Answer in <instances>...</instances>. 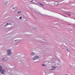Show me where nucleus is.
<instances>
[{
	"label": "nucleus",
	"mask_w": 75,
	"mask_h": 75,
	"mask_svg": "<svg viewBox=\"0 0 75 75\" xmlns=\"http://www.w3.org/2000/svg\"><path fill=\"white\" fill-rule=\"evenodd\" d=\"M68 15H69H69H70V14H69Z\"/></svg>",
	"instance_id": "obj_19"
},
{
	"label": "nucleus",
	"mask_w": 75,
	"mask_h": 75,
	"mask_svg": "<svg viewBox=\"0 0 75 75\" xmlns=\"http://www.w3.org/2000/svg\"><path fill=\"white\" fill-rule=\"evenodd\" d=\"M5 4H7V2H6V3Z\"/></svg>",
	"instance_id": "obj_16"
},
{
	"label": "nucleus",
	"mask_w": 75,
	"mask_h": 75,
	"mask_svg": "<svg viewBox=\"0 0 75 75\" xmlns=\"http://www.w3.org/2000/svg\"><path fill=\"white\" fill-rule=\"evenodd\" d=\"M7 60H8V59L7 57L4 58L2 59V61H7Z\"/></svg>",
	"instance_id": "obj_4"
},
{
	"label": "nucleus",
	"mask_w": 75,
	"mask_h": 75,
	"mask_svg": "<svg viewBox=\"0 0 75 75\" xmlns=\"http://www.w3.org/2000/svg\"><path fill=\"white\" fill-rule=\"evenodd\" d=\"M16 7H15V8L13 7V9H16Z\"/></svg>",
	"instance_id": "obj_14"
},
{
	"label": "nucleus",
	"mask_w": 75,
	"mask_h": 75,
	"mask_svg": "<svg viewBox=\"0 0 75 75\" xmlns=\"http://www.w3.org/2000/svg\"><path fill=\"white\" fill-rule=\"evenodd\" d=\"M31 55H35V53H34L33 52H32L31 53Z\"/></svg>",
	"instance_id": "obj_6"
},
{
	"label": "nucleus",
	"mask_w": 75,
	"mask_h": 75,
	"mask_svg": "<svg viewBox=\"0 0 75 75\" xmlns=\"http://www.w3.org/2000/svg\"><path fill=\"white\" fill-rule=\"evenodd\" d=\"M54 5L55 6H57V5H58V3L57 2H55L54 3Z\"/></svg>",
	"instance_id": "obj_5"
},
{
	"label": "nucleus",
	"mask_w": 75,
	"mask_h": 75,
	"mask_svg": "<svg viewBox=\"0 0 75 75\" xmlns=\"http://www.w3.org/2000/svg\"><path fill=\"white\" fill-rule=\"evenodd\" d=\"M67 50V51H68V50Z\"/></svg>",
	"instance_id": "obj_18"
},
{
	"label": "nucleus",
	"mask_w": 75,
	"mask_h": 75,
	"mask_svg": "<svg viewBox=\"0 0 75 75\" xmlns=\"http://www.w3.org/2000/svg\"><path fill=\"white\" fill-rule=\"evenodd\" d=\"M40 4L41 6H44V4L41 3H40Z\"/></svg>",
	"instance_id": "obj_7"
},
{
	"label": "nucleus",
	"mask_w": 75,
	"mask_h": 75,
	"mask_svg": "<svg viewBox=\"0 0 75 75\" xmlns=\"http://www.w3.org/2000/svg\"><path fill=\"white\" fill-rule=\"evenodd\" d=\"M21 18H22V17H21V16L19 18V19H21Z\"/></svg>",
	"instance_id": "obj_13"
},
{
	"label": "nucleus",
	"mask_w": 75,
	"mask_h": 75,
	"mask_svg": "<svg viewBox=\"0 0 75 75\" xmlns=\"http://www.w3.org/2000/svg\"><path fill=\"white\" fill-rule=\"evenodd\" d=\"M18 13H21V11H18Z\"/></svg>",
	"instance_id": "obj_11"
},
{
	"label": "nucleus",
	"mask_w": 75,
	"mask_h": 75,
	"mask_svg": "<svg viewBox=\"0 0 75 75\" xmlns=\"http://www.w3.org/2000/svg\"><path fill=\"white\" fill-rule=\"evenodd\" d=\"M52 68H56V67L55 66H52Z\"/></svg>",
	"instance_id": "obj_8"
},
{
	"label": "nucleus",
	"mask_w": 75,
	"mask_h": 75,
	"mask_svg": "<svg viewBox=\"0 0 75 75\" xmlns=\"http://www.w3.org/2000/svg\"><path fill=\"white\" fill-rule=\"evenodd\" d=\"M0 75H1L0 74Z\"/></svg>",
	"instance_id": "obj_21"
},
{
	"label": "nucleus",
	"mask_w": 75,
	"mask_h": 75,
	"mask_svg": "<svg viewBox=\"0 0 75 75\" xmlns=\"http://www.w3.org/2000/svg\"><path fill=\"white\" fill-rule=\"evenodd\" d=\"M39 59V57L38 56H35L34 58H33V60H35V59Z\"/></svg>",
	"instance_id": "obj_2"
},
{
	"label": "nucleus",
	"mask_w": 75,
	"mask_h": 75,
	"mask_svg": "<svg viewBox=\"0 0 75 75\" xmlns=\"http://www.w3.org/2000/svg\"><path fill=\"white\" fill-rule=\"evenodd\" d=\"M42 66H45V65L44 64H42Z\"/></svg>",
	"instance_id": "obj_15"
},
{
	"label": "nucleus",
	"mask_w": 75,
	"mask_h": 75,
	"mask_svg": "<svg viewBox=\"0 0 75 75\" xmlns=\"http://www.w3.org/2000/svg\"><path fill=\"white\" fill-rule=\"evenodd\" d=\"M7 52L8 55H10V54H11V52L10 50H7Z\"/></svg>",
	"instance_id": "obj_3"
},
{
	"label": "nucleus",
	"mask_w": 75,
	"mask_h": 75,
	"mask_svg": "<svg viewBox=\"0 0 75 75\" xmlns=\"http://www.w3.org/2000/svg\"><path fill=\"white\" fill-rule=\"evenodd\" d=\"M5 72L6 71H5V70H2V67L0 66V73L1 72V74H4Z\"/></svg>",
	"instance_id": "obj_1"
},
{
	"label": "nucleus",
	"mask_w": 75,
	"mask_h": 75,
	"mask_svg": "<svg viewBox=\"0 0 75 75\" xmlns=\"http://www.w3.org/2000/svg\"><path fill=\"white\" fill-rule=\"evenodd\" d=\"M67 15L68 14V13H67Z\"/></svg>",
	"instance_id": "obj_20"
},
{
	"label": "nucleus",
	"mask_w": 75,
	"mask_h": 75,
	"mask_svg": "<svg viewBox=\"0 0 75 75\" xmlns=\"http://www.w3.org/2000/svg\"><path fill=\"white\" fill-rule=\"evenodd\" d=\"M15 42H16V41H17V40H15Z\"/></svg>",
	"instance_id": "obj_17"
},
{
	"label": "nucleus",
	"mask_w": 75,
	"mask_h": 75,
	"mask_svg": "<svg viewBox=\"0 0 75 75\" xmlns=\"http://www.w3.org/2000/svg\"><path fill=\"white\" fill-rule=\"evenodd\" d=\"M50 70H55V69H50Z\"/></svg>",
	"instance_id": "obj_10"
},
{
	"label": "nucleus",
	"mask_w": 75,
	"mask_h": 75,
	"mask_svg": "<svg viewBox=\"0 0 75 75\" xmlns=\"http://www.w3.org/2000/svg\"><path fill=\"white\" fill-rule=\"evenodd\" d=\"M34 1H35L34 0H32V1H32V2H33V3H34Z\"/></svg>",
	"instance_id": "obj_9"
},
{
	"label": "nucleus",
	"mask_w": 75,
	"mask_h": 75,
	"mask_svg": "<svg viewBox=\"0 0 75 75\" xmlns=\"http://www.w3.org/2000/svg\"><path fill=\"white\" fill-rule=\"evenodd\" d=\"M8 25H9V24H8V23H7L6 25V26H7Z\"/></svg>",
	"instance_id": "obj_12"
}]
</instances>
